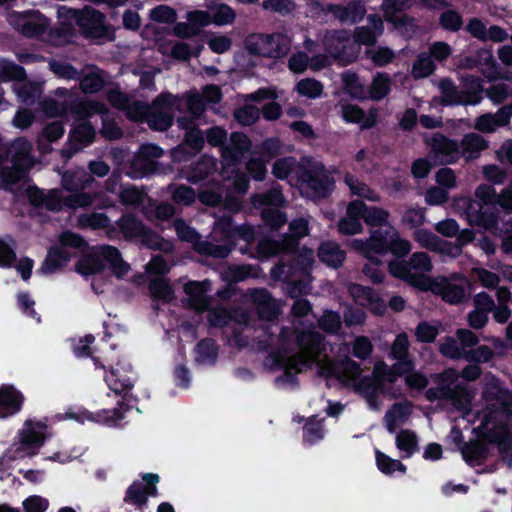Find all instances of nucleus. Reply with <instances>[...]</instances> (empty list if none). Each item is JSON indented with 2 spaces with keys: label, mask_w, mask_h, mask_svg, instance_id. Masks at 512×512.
<instances>
[{
  "label": "nucleus",
  "mask_w": 512,
  "mask_h": 512,
  "mask_svg": "<svg viewBox=\"0 0 512 512\" xmlns=\"http://www.w3.org/2000/svg\"><path fill=\"white\" fill-rule=\"evenodd\" d=\"M104 380L109 389L116 395L122 397L117 402V406L112 409H103L96 413L83 410L80 412L69 411L64 414H56L55 419L62 421L65 419L75 420L81 424L85 421L110 424L121 421L125 414L132 408V402H137V397L133 395L132 389L134 388V381L122 375L118 367L111 366L109 372L105 374Z\"/></svg>",
  "instance_id": "nucleus-1"
},
{
  "label": "nucleus",
  "mask_w": 512,
  "mask_h": 512,
  "mask_svg": "<svg viewBox=\"0 0 512 512\" xmlns=\"http://www.w3.org/2000/svg\"><path fill=\"white\" fill-rule=\"evenodd\" d=\"M71 18L86 38L105 39L107 41L115 39L113 26L106 24L105 15L91 6H85L81 10H71Z\"/></svg>",
  "instance_id": "nucleus-2"
},
{
  "label": "nucleus",
  "mask_w": 512,
  "mask_h": 512,
  "mask_svg": "<svg viewBox=\"0 0 512 512\" xmlns=\"http://www.w3.org/2000/svg\"><path fill=\"white\" fill-rule=\"evenodd\" d=\"M245 49L252 56L279 59L290 50L289 39L281 33H254L244 41Z\"/></svg>",
  "instance_id": "nucleus-3"
},
{
  "label": "nucleus",
  "mask_w": 512,
  "mask_h": 512,
  "mask_svg": "<svg viewBox=\"0 0 512 512\" xmlns=\"http://www.w3.org/2000/svg\"><path fill=\"white\" fill-rule=\"evenodd\" d=\"M47 429L46 421L27 419L18 432L19 445L14 449L10 458L15 460L37 455L48 438Z\"/></svg>",
  "instance_id": "nucleus-4"
},
{
  "label": "nucleus",
  "mask_w": 512,
  "mask_h": 512,
  "mask_svg": "<svg viewBox=\"0 0 512 512\" xmlns=\"http://www.w3.org/2000/svg\"><path fill=\"white\" fill-rule=\"evenodd\" d=\"M298 179L317 198L328 197L334 188V180L327 174L323 164L303 168Z\"/></svg>",
  "instance_id": "nucleus-5"
},
{
  "label": "nucleus",
  "mask_w": 512,
  "mask_h": 512,
  "mask_svg": "<svg viewBox=\"0 0 512 512\" xmlns=\"http://www.w3.org/2000/svg\"><path fill=\"white\" fill-rule=\"evenodd\" d=\"M15 25L27 38L41 37L48 29L50 21L38 10L16 13Z\"/></svg>",
  "instance_id": "nucleus-6"
},
{
  "label": "nucleus",
  "mask_w": 512,
  "mask_h": 512,
  "mask_svg": "<svg viewBox=\"0 0 512 512\" xmlns=\"http://www.w3.org/2000/svg\"><path fill=\"white\" fill-rule=\"evenodd\" d=\"M252 141L243 132H232L230 142L221 149L223 163L227 166L239 165L246 154L251 151Z\"/></svg>",
  "instance_id": "nucleus-7"
},
{
  "label": "nucleus",
  "mask_w": 512,
  "mask_h": 512,
  "mask_svg": "<svg viewBox=\"0 0 512 512\" xmlns=\"http://www.w3.org/2000/svg\"><path fill=\"white\" fill-rule=\"evenodd\" d=\"M96 136V131L88 121L80 123L71 129L68 137L67 147L61 150L64 158H71L83 147L91 145Z\"/></svg>",
  "instance_id": "nucleus-8"
},
{
  "label": "nucleus",
  "mask_w": 512,
  "mask_h": 512,
  "mask_svg": "<svg viewBox=\"0 0 512 512\" xmlns=\"http://www.w3.org/2000/svg\"><path fill=\"white\" fill-rule=\"evenodd\" d=\"M430 146L433 157L441 165L454 164L461 158L458 141L443 134H436L432 138Z\"/></svg>",
  "instance_id": "nucleus-9"
},
{
  "label": "nucleus",
  "mask_w": 512,
  "mask_h": 512,
  "mask_svg": "<svg viewBox=\"0 0 512 512\" xmlns=\"http://www.w3.org/2000/svg\"><path fill=\"white\" fill-rule=\"evenodd\" d=\"M394 228H375L371 229L370 237L366 240H355V247L362 254L374 253L376 255H385L388 253L389 240Z\"/></svg>",
  "instance_id": "nucleus-10"
},
{
  "label": "nucleus",
  "mask_w": 512,
  "mask_h": 512,
  "mask_svg": "<svg viewBox=\"0 0 512 512\" xmlns=\"http://www.w3.org/2000/svg\"><path fill=\"white\" fill-rule=\"evenodd\" d=\"M25 397L12 384L0 386V419H6L18 414L23 407Z\"/></svg>",
  "instance_id": "nucleus-11"
},
{
  "label": "nucleus",
  "mask_w": 512,
  "mask_h": 512,
  "mask_svg": "<svg viewBox=\"0 0 512 512\" xmlns=\"http://www.w3.org/2000/svg\"><path fill=\"white\" fill-rule=\"evenodd\" d=\"M342 117L347 123L359 124L361 130H369L376 126L378 112L372 108L366 114L358 105L347 104L342 108Z\"/></svg>",
  "instance_id": "nucleus-12"
},
{
  "label": "nucleus",
  "mask_w": 512,
  "mask_h": 512,
  "mask_svg": "<svg viewBox=\"0 0 512 512\" xmlns=\"http://www.w3.org/2000/svg\"><path fill=\"white\" fill-rule=\"evenodd\" d=\"M314 263L310 254L299 253L292 257L287 263H283L277 269L281 275H284L286 281L292 280L296 275H309Z\"/></svg>",
  "instance_id": "nucleus-13"
},
{
  "label": "nucleus",
  "mask_w": 512,
  "mask_h": 512,
  "mask_svg": "<svg viewBox=\"0 0 512 512\" xmlns=\"http://www.w3.org/2000/svg\"><path fill=\"white\" fill-rule=\"evenodd\" d=\"M446 400L450 401L453 407L464 414L469 413L472 408L474 392L465 384H456L453 387L446 385Z\"/></svg>",
  "instance_id": "nucleus-14"
},
{
  "label": "nucleus",
  "mask_w": 512,
  "mask_h": 512,
  "mask_svg": "<svg viewBox=\"0 0 512 512\" xmlns=\"http://www.w3.org/2000/svg\"><path fill=\"white\" fill-rule=\"evenodd\" d=\"M97 255L100 257L101 263L105 266L109 265L110 269L117 277L126 275L130 270L129 264L123 260L119 249L114 246H101Z\"/></svg>",
  "instance_id": "nucleus-15"
},
{
  "label": "nucleus",
  "mask_w": 512,
  "mask_h": 512,
  "mask_svg": "<svg viewBox=\"0 0 512 512\" xmlns=\"http://www.w3.org/2000/svg\"><path fill=\"white\" fill-rule=\"evenodd\" d=\"M106 110L105 105L96 100L73 98L67 101V111L76 119H88L94 114H101Z\"/></svg>",
  "instance_id": "nucleus-16"
},
{
  "label": "nucleus",
  "mask_w": 512,
  "mask_h": 512,
  "mask_svg": "<svg viewBox=\"0 0 512 512\" xmlns=\"http://www.w3.org/2000/svg\"><path fill=\"white\" fill-rule=\"evenodd\" d=\"M319 260L332 268H339L346 259V252L334 241H324L317 252Z\"/></svg>",
  "instance_id": "nucleus-17"
},
{
  "label": "nucleus",
  "mask_w": 512,
  "mask_h": 512,
  "mask_svg": "<svg viewBox=\"0 0 512 512\" xmlns=\"http://www.w3.org/2000/svg\"><path fill=\"white\" fill-rule=\"evenodd\" d=\"M296 344L303 352L317 356L324 349V336L314 330L302 331L296 336Z\"/></svg>",
  "instance_id": "nucleus-18"
},
{
  "label": "nucleus",
  "mask_w": 512,
  "mask_h": 512,
  "mask_svg": "<svg viewBox=\"0 0 512 512\" xmlns=\"http://www.w3.org/2000/svg\"><path fill=\"white\" fill-rule=\"evenodd\" d=\"M71 259V254L62 247L52 246L44 259L40 271L45 274L53 273L65 266Z\"/></svg>",
  "instance_id": "nucleus-19"
},
{
  "label": "nucleus",
  "mask_w": 512,
  "mask_h": 512,
  "mask_svg": "<svg viewBox=\"0 0 512 512\" xmlns=\"http://www.w3.org/2000/svg\"><path fill=\"white\" fill-rule=\"evenodd\" d=\"M126 240L138 239L146 225L133 213L123 214L116 222Z\"/></svg>",
  "instance_id": "nucleus-20"
},
{
  "label": "nucleus",
  "mask_w": 512,
  "mask_h": 512,
  "mask_svg": "<svg viewBox=\"0 0 512 512\" xmlns=\"http://www.w3.org/2000/svg\"><path fill=\"white\" fill-rule=\"evenodd\" d=\"M461 454L464 461L473 467L483 464L488 459L489 449L479 441H471L463 444Z\"/></svg>",
  "instance_id": "nucleus-21"
},
{
  "label": "nucleus",
  "mask_w": 512,
  "mask_h": 512,
  "mask_svg": "<svg viewBox=\"0 0 512 512\" xmlns=\"http://www.w3.org/2000/svg\"><path fill=\"white\" fill-rule=\"evenodd\" d=\"M467 220L471 226L482 227L485 230H492L497 228L499 224V215L496 211L482 210H467Z\"/></svg>",
  "instance_id": "nucleus-22"
},
{
  "label": "nucleus",
  "mask_w": 512,
  "mask_h": 512,
  "mask_svg": "<svg viewBox=\"0 0 512 512\" xmlns=\"http://www.w3.org/2000/svg\"><path fill=\"white\" fill-rule=\"evenodd\" d=\"M19 160V155L12 156L11 161L13 165L11 167H4L1 170L0 178L6 190H11V186L21 181L28 172V167L22 165Z\"/></svg>",
  "instance_id": "nucleus-23"
},
{
  "label": "nucleus",
  "mask_w": 512,
  "mask_h": 512,
  "mask_svg": "<svg viewBox=\"0 0 512 512\" xmlns=\"http://www.w3.org/2000/svg\"><path fill=\"white\" fill-rule=\"evenodd\" d=\"M483 86L482 81L478 77H471L466 82V89L459 90V105H477L482 100Z\"/></svg>",
  "instance_id": "nucleus-24"
},
{
  "label": "nucleus",
  "mask_w": 512,
  "mask_h": 512,
  "mask_svg": "<svg viewBox=\"0 0 512 512\" xmlns=\"http://www.w3.org/2000/svg\"><path fill=\"white\" fill-rule=\"evenodd\" d=\"M409 0H382L381 9L383 11L386 21L396 24L404 25L407 22V16H397L399 12H403L408 7Z\"/></svg>",
  "instance_id": "nucleus-25"
},
{
  "label": "nucleus",
  "mask_w": 512,
  "mask_h": 512,
  "mask_svg": "<svg viewBox=\"0 0 512 512\" xmlns=\"http://www.w3.org/2000/svg\"><path fill=\"white\" fill-rule=\"evenodd\" d=\"M157 165V162H152L135 153L128 166L127 175L132 179H141L153 174L157 170Z\"/></svg>",
  "instance_id": "nucleus-26"
},
{
  "label": "nucleus",
  "mask_w": 512,
  "mask_h": 512,
  "mask_svg": "<svg viewBox=\"0 0 512 512\" xmlns=\"http://www.w3.org/2000/svg\"><path fill=\"white\" fill-rule=\"evenodd\" d=\"M436 293L448 304H460L465 299V289L462 285L444 280L437 286Z\"/></svg>",
  "instance_id": "nucleus-27"
},
{
  "label": "nucleus",
  "mask_w": 512,
  "mask_h": 512,
  "mask_svg": "<svg viewBox=\"0 0 512 512\" xmlns=\"http://www.w3.org/2000/svg\"><path fill=\"white\" fill-rule=\"evenodd\" d=\"M256 249L259 257L266 259L291 251L284 239L278 241L269 237L261 238L257 243Z\"/></svg>",
  "instance_id": "nucleus-28"
},
{
  "label": "nucleus",
  "mask_w": 512,
  "mask_h": 512,
  "mask_svg": "<svg viewBox=\"0 0 512 512\" xmlns=\"http://www.w3.org/2000/svg\"><path fill=\"white\" fill-rule=\"evenodd\" d=\"M76 271L83 276L100 274L105 270L97 253L82 256L75 265Z\"/></svg>",
  "instance_id": "nucleus-29"
},
{
  "label": "nucleus",
  "mask_w": 512,
  "mask_h": 512,
  "mask_svg": "<svg viewBox=\"0 0 512 512\" xmlns=\"http://www.w3.org/2000/svg\"><path fill=\"white\" fill-rule=\"evenodd\" d=\"M210 289V283L204 281H189L184 285V292L189 296L191 302L195 305H206L208 300L206 293Z\"/></svg>",
  "instance_id": "nucleus-30"
},
{
  "label": "nucleus",
  "mask_w": 512,
  "mask_h": 512,
  "mask_svg": "<svg viewBox=\"0 0 512 512\" xmlns=\"http://www.w3.org/2000/svg\"><path fill=\"white\" fill-rule=\"evenodd\" d=\"M148 288L152 298L155 300H162L165 303H169L174 298L173 288L165 278L159 277L151 279Z\"/></svg>",
  "instance_id": "nucleus-31"
},
{
  "label": "nucleus",
  "mask_w": 512,
  "mask_h": 512,
  "mask_svg": "<svg viewBox=\"0 0 512 512\" xmlns=\"http://www.w3.org/2000/svg\"><path fill=\"white\" fill-rule=\"evenodd\" d=\"M309 233L308 223L304 219L293 220L289 224V234L284 235L283 239L289 249L295 250L298 247L299 240Z\"/></svg>",
  "instance_id": "nucleus-32"
},
{
  "label": "nucleus",
  "mask_w": 512,
  "mask_h": 512,
  "mask_svg": "<svg viewBox=\"0 0 512 512\" xmlns=\"http://www.w3.org/2000/svg\"><path fill=\"white\" fill-rule=\"evenodd\" d=\"M284 196L280 189L271 188L264 193L255 194L253 203L255 206L278 209L284 204Z\"/></svg>",
  "instance_id": "nucleus-33"
},
{
  "label": "nucleus",
  "mask_w": 512,
  "mask_h": 512,
  "mask_svg": "<svg viewBox=\"0 0 512 512\" xmlns=\"http://www.w3.org/2000/svg\"><path fill=\"white\" fill-rule=\"evenodd\" d=\"M174 118L168 111L152 109L147 114L146 122L155 131H166L173 125Z\"/></svg>",
  "instance_id": "nucleus-34"
},
{
  "label": "nucleus",
  "mask_w": 512,
  "mask_h": 512,
  "mask_svg": "<svg viewBox=\"0 0 512 512\" xmlns=\"http://www.w3.org/2000/svg\"><path fill=\"white\" fill-rule=\"evenodd\" d=\"M218 345L213 338H203L195 346L197 361L215 363L218 357Z\"/></svg>",
  "instance_id": "nucleus-35"
},
{
  "label": "nucleus",
  "mask_w": 512,
  "mask_h": 512,
  "mask_svg": "<svg viewBox=\"0 0 512 512\" xmlns=\"http://www.w3.org/2000/svg\"><path fill=\"white\" fill-rule=\"evenodd\" d=\"M375 458L377 468L385 475H392L395 471L405 474L407 471L406 465L400 460L393 459L380 450L375 451Z\"/></svg>",
  "instance_id": "nucleus-36"
},
{
  "label": "nucleus",
  "mask_w": 512,
  "mask_h": 512,
  "mask_svg": "<svg viewBox=\"0 0 512 512\" xmlns=\"http://www.w3.org/2000/svg\"><path fill=\"white\" fill-rule=\"evenodd\" d=\"M396 446L405 452L404 457H411L418 450V439L414 431L402 429L396 436Z\"/></svg>",
  "instance_id": "nucleus-37"
},
{
  "label": "nucleus",
  "mask_w": 512,
  "mask_h": 512,
  "mask_svg": "<svg viewBox=\"0 0 512 512\" xmlns=\"http://www.w3.org/2000/svg\"><path fill=\"white\" fill-rule=\"evenodd\" d=\"M211 22L216 26H225L234 23L236 13L234 9L226 3L216 4L211 8Z\"/></svg>",
  "instance_id": "nucleus-38"
},
{
  "label": "nucleus",
  "mask_w": 512,
  "mask_h": 512,
  "mask_svg": "<svg viewBox=\"0 0 512 512\" xmlns=\"http://www.w3.org/2000/svg\"><path fill=\"white\" fill-rule=\"evenodd\" d=\"M318 327L327 334H337L342 327L341 316L339 312L331 309L324 310L322 316L317 321Z\"/></svg>",
  "instance_id": "nucleus-39"
},
{
  "label": "nucleus",
  "mask_w": 512,
  "mask_h": 512,
  "mask_svg": "<svg viewBox=\"0 0 512 512\" xmlns=\"http://www.w3.org/2000/svg\"><path fill=\"white\" fill-rule=\"evenodd\" d=\"M459 145L461 156L466 154L472 156L487 148L486 140L481 135L475 133L466 134Z\"/></svg>",
  "instance_id": "nucleus-40"
},
{
  "label": "nucleus",
  "mask_w": 512,
  "mask_h": 512,
  "mask_svg": "<svg viewBox=\"0 0 512 512\" xmlns=\"http://www.w3.org/2000/svg\"><path fill=\"white\" fill-rule=\"evenodd\" d=\"M323 84L314 78H304L295 85V91L309 99H316L323 93Z\"/></svg>",
  "instance_id": "nucleus-41"
},
{
  "label": "nucleus",
  "mask_w": 512,
  "mask_h": 512,
  "mask_svg": "<svg viewBox=\"0 0 512 512\" xmlns=\"http://www.w3.org/2000/svg\"><path fill=\"white\" fill-rule=\"evenodd\" d=\"M439 26L448 32H458L463 27V17L455 9H447L439 16Z\"/></svg>",
  "instance_id": "nucleus-42"
},
{
  "label": "nucleus",
  "mask_w": 512,
  "mask_h": 512,
  "mask_svg": "<svg viewBox=\"0 0 512 512\" xmlns=\"http://www.w3.org/2000/svg\"><path fill=\"white\" fill-rule=\"evenodd\" d=\"M390 83L391 79L386 73H378L369 89L370 98L374 101L385 98L391 91Z\"/></svg>",
  "instance_id": "nucleus-43"
},
{
  "label": "nucleus",
  "mask_w": 512,
  "mask_h": 512,
  "mask_svg": "<svg viewBox=\"0 0 512 512\" xmlns=\"http://www.w3.org/2000/svg\"><path fill=\"white\" fill-rule=\"evenodd\" d=\"M80 89L85 94H95L101 91L105 85V80L101 71L90 72L79 78Z\"/></svg>",
  "instance_id": "nucleus-44"
},
{
  "label": "nucleus",
  "mask_w": 512,
  "mask_h": 512,
  "mask_svg": "<svg viewBox=\"0 0 512 512\" xmlns=\"http://www.w3.org/2000/svg\"><path fill=\"white\" fill-rule=\"evenodd\" d=\"M261 219L267 228L272 231H276L286 224L287 215L279 209L263 208L261 212Z\"/></svg>",
  "instance_id": "nucleus-45"
},
{
  "label": "nucleus",
  "mask_w": 512,
  "mask_h": 512,
  "mask_svg": "<svg viewBox=\"0 0 512 512\" xmlns=\"http://www.w3.org/2000/svg\"><path fill=\"white\" fill-rule=\"evenodd\" d=\"M7 238L10 240L11 244L5 241V239L0 238V268H12L17 260V255L15 251L16 241L11 235H7Z\"/></svg>",
  "instance_id": "nucleus-46"
},
{
  "label": "nucleus",
  "mask_w": 512,
  "mask_h": 512,
  "mask_svg": "<svg viewBox=\"0 0 512 512\" xmlns=\"http://www.w3.org/2000/svg\"><path fill=\"white\" fill-rule=\"evenodd\" d=\"M365 54L376 67H385L395 58L392 49L382 46L367 48Z\"/></svg>",
  "instance_id": "nucleus-47"
},
{
  "label": "nucleus",
  "mask_w": 512,
  "mask_h": 512,
  "mask_svg": "<svg viewBox=\"0 0 512 512\" xmlns=\"http://www.w3.org/2000/svg\"><path fill=\"white\" fill-rule=\"evenodd\" d=\"M512 438V432L509 430L507 425L503 423L495 424L492 428L488 429L483 439L489 444H495L497 446L510 440Z\"/></svg>",
  "instance_id": "nucleus-48"
},
{
  "label": "nucleus",
  "mask_w": 512,
  "mask_h": 512,
  "mask_svg": "<svg viewBox=\"0 0 512 512\" xmlns=\"http://www.w3.org/2000/svg\"><path fill=\"white\" fill-rule=\"evenodd\" d=\"M0 78L3 81H22L26 78V71L21 65L3 60L0 62Z\"/></svg>",
  "instance_id": "nucleus-49"
},
{
  "label": "nucleus",
  "mask_w": 512,
  "mask_h": 512,
  "mask_svg": "<svg viewBox=\"0 0 512 512\" xmlns=\"http://www.w3.org/2000/svg\"><path fill=\"white\" fill-rule=\"evenodd\" d=\"M181 98L178 95H173L170 92L160 93L152 102V109H159L161 111L178 110L181 111Z\"/></svg>",
  "instance_id": "nucleus-50"
},
{
  "label": "nucleus",
  "mask_w": 512,
  "mask_h": 512,
  "mask_svg": "<svg viewBox=\"0 0 512 512\" xmlns=\"http://www.w3.org/2000/svg\"><path fill=\"white\" fill-rule=\"evenodd\" d=\"M185 100L187 110L194 116L200 117L206 110V102L201 94L195 90L186 92L181 100Z\"/></svg>",
  "instance_id": "nucleus-51"
},
{
  "label": "nucleus",
  "mask_w": 512,
  "mask_h": 512,
  "mask_svg": "<svg viewBox=\"0 0 512 512\" xmlns=\"http://www.w3.org/2000/svg\"><path fill=\"white\" fill-rule=\"evenodd\" d=\"M234 119L242 126L255 124L260 117V110L254 105H244L237 108L233 113Z\"/></svg>",
  "instance_id": "nucleus-52"
},
{
  "label": "nucleus",
  "mask_w": 512,
  "mask_h": 512,
  "mask_svg": "<svg viewBox=\"0 0 512 512\" xmlns=\"http://www.w3.org/2000/svg\"><path fill=\"white\" fill-rule=\"evenodd\" d=\"M324 437L323 426L320 421L315 419V416L309 418L303 426V441L313 445L322 440Z\"/></svg>",
  "instance_id": "nucleus-53"
},
{
  "label": "nucleus",
  "mask_w": 512,
  "mask_h": 512,
  "mask_svg": "<svg viewBox=\"0 0 512 512\" xmlns=\"http://www.w3.org/2000/svg\"><path fill=\"white\" fill-rule=\"evenodd\" d=\"M49 69L59 78L67 80H78L81 72L72 64L57 60L49 62Z\"/></svg>",
  "instance_id": "nucleus-54"
},
{
  "label": "nucleus",
  "mask_w": 512,
  "mask_h": 512,
  "mask_svg": "<svg viewBox=\"0 0 512 512\" xmlns=\"http://www.w3.org/2000/svg\"><path fill=\"white\" fill-rule=\"evenodd\" d=\"M436 65L430 56L419 55L413 63L412 74L415 79L429 77L434 73Z\"/></svg>",
  "instance_id": "nucleus-55"
},
{
  "label": "nucleus",
  "mask_w": 512,
  "mask_h": 512,
  "mask_svg": "<svg viewBox=\"0 0 512 512\" xmlns=\"http://www.w3.org/2000/svg\"><path fill=\"white\" fill-rule=\"evenodd\" d=\"M124 502L143 507L147 504L144 484L140 481H134L126 490Z\"/></svg>",
  "instance_id": "nucleus-56"
},
{
  "label": "nucleus",
  "mask_w": 512,
  "mask_h": 512,
  "mask_svg": "<svg viewBox=\"0 0 512 512\" xmlns=\"http://www.w3.org/2000/svg\"><path fill=\"white\" fill-rule=\"evenodd\" d=\"M440 90L442 94L441 103L444 106L459 105V90L451 79H442L440 82Z\"/></svg>",
  "instance_id": "nucleus-57"
},
{
  "label": "nucleus",
  "mask_w": 512,
  "mask_h": 512,
  "mask_svg": "<svg viewBox=\"0 0 512 512\" xmlns=\"http://www.w3.org/2000/svg\"><path fill=\"white\" fill-rule=\"evenodd\" d=\"M171 199L177 205L189 206L194 203L196 193L192 187L180 184L173 189Z\"/></svg>",
  "instance_id": "nucleus-58"
},
{
  "label": "nucleus",
  "mask_w": 512,
  "mask_h": 512,
  "mask_svg": "<svg viewBox=\"0 0 512 512\" xmlns=\"http://www.w3.org/2000/svg\"><path fill=\"white\" fill-rule=\"evenodd\" d=\"M389 213L379 207L372 206L367 207L364 216V222L371 228H381V226L388 223Z\"/></svg>",
  "instance_id": "nucleus-59"
},
{
  "label": "nucleus",
  "mask_w": 512,
  "mask_h": 512,
  "mask_svg": "<svg viewBox=\"0 0 512 512\" xmlns=\"http://www.w3.org/2000/svg\"><path fill=\"white\" fill-rule=\"evenodd\" d=\"M151 20L162 24H173L177 20L176 10L167 5H158L150 10Z\"/></svg>",
  "instance_id": "nucleus-60"
},
{
  "label": "nucleus",
  "mask_w": 512,
  "mask_h": 512,
  "mask_svg": "<svg viewBox=\"0 0 512 512\" xmlns=\"http://www.w3.org/2000/svg\"><path fill=\"white\" fill-rule=\"evenodd\" d=\"M181 142L190 148L193 153L198 154L202 151L205 144L204 133L200 128L190 129L184 133V137Z\"/></svg>",
  "instance_id": "nucleus-61"
},
{
  "label": "nucleus",
  "mask_w": 512,
  "mask_h": 512,
  "mask_svg": "<svg viewBox=\"0 0 512 512\" xmlns=\"http://www.w3.org/2000/svg\"><path fill=\"white\" fill-rule=\"evenodd\" d=\"M411 251V244L408 240L399 236L397 231H393L389 240L388 252L398 258L407 256Z\"/></svg>",
  "instance_id": "nucleus-62"
},
{
  "label": "nucleus",
  "mask_w": 512,
  "mask_h": 512,
  "mask_svg": "<svg viewBox=\"0 0 512 512\" xmlns=\"http://www.w3.org/2000/svg\"><path fill=\"white\" fill-rule=\"evenodd\" d=\"M438 334V327L427 321H420L415 329V337L420 343H433Z\"/></svg>",
  "instance_id": "nucleus-63"
},
{
  "label": "nucleus",
  "mask_w": 512,
  "mask_h": 512,
  "mask_svg": "<svg viewBox=\"0 0 512 512\" xmlns=\"http://www.w3.org/2000/svg\"><path fill=\"white\" fill-rule=\"evenodd\" d=\"M361 372V365L350 357L346 356L339 362L334 373L338 378H341V375H344L354 379L359 377Z\"/></svg>",
  "instance_id": "nucleus-64"
}]
</instances>
